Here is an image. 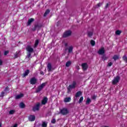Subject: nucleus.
Segmentation results:
<instances>
[{
    "mask_svg": "<svg viewBox=\"0 0 127 127\" xmlns=\"http://www.w3.org/2000/svg\"><path fill=\"white\" fill-rule=\"evenodd\" d=\"M26 50L28 52L27 55L26 57V58H29L30 56H31V53L34 51V50H33V48L31 47L30 46H28L26 48Z\"/></svg>",
    "mask_w": 127,
    "mask_h": 127,
    "instance_id": "nucleus-1",
    "label": "nucleus"
},
{
    "mask_svg": "<svg viewBox=\"0 0 127 127\" xmlns=\"http://www.w3.org/2000/svg\"><path fill=\"white\" fill-rule=\"evenodd\" d=\"M76 82L73 81L72 84L71 85H69L67 88V93H69V92H71V90L72 89H75L76 88Z\"/></svg>",
    "mask_w": 127,
    "mask_h": 127,
    "instance_id": "nucleus-2",
    "label": "nucleus"
},
{
    "mask_svg": "<svg viewBox=\"0 0 127 127\" xmlns=\"http://www.w3.org/2000/svg\"><path fill=\"white\" fill-rule=\"evenodd\" d=\"M45 86H46V83H43L37 87V89L36 90V93H39V92L43 89V88H44Z\"/></svg>",
    "mask_w": 127,
    "mask_h": 127,
    "instance_id": "nucleus-3",
    "label": "nucleus"
},
{
    "mask_svg": "<svg viewBox=\"0 0 127 127\" xmlns=\"http://www.w3.org/2000/svg\"><path fill=\"white\" fill-rule=\"evenodd\" d=\"M60 113L62 115L66 116V115H68V114H69V110L66 108H64L61 110Z\"/></svg>",
    "mask_w": 127,
    "mask_h": 127,
    "instance_id": "nucleus-4",
    "label": "nucleus"
},
{
    "mask_svg": "<svg viewBox=\"0 0 127 127\" xmlns=\"http://www.w3.org/2000/svg\"><path fill=\"white\" fill-rule=\"evenodd\" d=\"M120 79L121 77L119 76H116L112 80V84L113 85H116V84H118V83H119V82L120 81Z\"/></svg>",
    "mask_w": 127,
    "mask_h": 127,
    "instance_id": "nucleus-5",
    "label": "nucleus"
},
{
    "mask_svg": "<svg viewBox=\"0 0 127 127\" xmlns=\"http://www.w3.org/2000/svg\"><path fill=\"white\" fill-rule=\"evenodd\" d=\"M71 34H72V31L70 30L66 31L63 35V37L66 38V37H69V36H71Z\"/></svg>",
    "mask_w": 127,
    "mask_h": 127,
    "instance_id": "nucleus-6",
    "label": "nucleus"
},
{
    "mask_svg": "<svg viewBox=\"0 0 127 127\" xmlns=\"http://www.w3.org/2000/svg\"><path fill=\"white\" fill-rule=\"evenodd\" d=\"M42 27V24L41 23H36L34 25V28H33V31H35L37 29H40Z\"/></svg>",
    "mask_w": 127,
    "mask_h": 127,
    "instance_id": "nucleus-7",
    "label": "nucleus"
},
{
    "mask_svg": "<svg viewBox=\"0 0 127 127\" xmlns=\"http://www.w3.org/2000/svg\"><path fill=\"white\" fill-rule=\"evenodd\" d=\"M40 107V103H38L35 106L33 107V112H36V111H39Z\"/></svg>",
    "mask_w": 127,
    "mask_h": 127,
    "instance_id": "nucleus-8",
    "label": "nucleus"
},
{
    "mask_svg": "<svg viewBox=\"0 0 127 127\" xmlns=\"http://www.w3.org/2000/svg\"><path fill=\"white\" fill-rule=\"evenodd\" d=\"M37 82V79L35 77L32 78L30 80V83L31 85H34Z\"/></svg>",
    "mask_w": 127,
    "mask_h": 127,
    "instance_id": "nucleus-9",
    "label": "nucleus"
},
{
    "mask_svg": "<svg viewBox=\"0 0 127 127\" xmlns=\"http://www.w3.org/2000/svg\"><path fill=\"white\" fill-rule=\"evenodd\" d=\"M98 54L99 55H103V54H105V48L102 47L98 51Z\"/></svg>",
    "mask_w": 127,
    "mask_h": 127,
    "instance_id": "nucleus-10",
    "label": "nucleus"
},
{
    "mask_svg": "<svg viewBox=\"0 0 127 127\" xmlns=\"http://www.w3.org/2000/svg\"><path fill=\"white\" fill-rule=\"evenodd\" d=\"M64 50L65 51H67L68 50V53H72L73 52V47L72 46H70L68 48H65Z\"/></svg>",
    "mask_w": 127,
    "mask_h": 127,
    "instance_id": "nucleus-11",
    "label": "nucleus"
},
{
    "mask_svg": "<svg viewBox=\"0 0 127 127\" xmlns=\"http://www.w3.org/2000/svg\"><path fill=\"white\" fill-rule=\"evenodd\" d=\"M29 122H34L35 121V116L30 115L28 117Z\"/></svg>",
    "mask_w": 127,
    "mask_h": 127,
    "instance_id": "nucleus-12",
    "label": "nucleus"
},
{
    "mask_svg": "<svg viewBox=\"0 0 127 127\" xmlns=\"http://www.w3.org/2000/svg\"><path fill=\"white\" fill-rule=\"evenodd\" d=\"M81 66L82 67L83 70L85 71V70H87L88 68V65L87 64V63H83L81 64Z\"/></svg>",
    "mask_w": 127,
    "mask_h": 127,
    "instance_id": "nucleus-13",
    "label": "nucleus"
},
{
    "mask_svg": "<svg viewBox=\"0 0 127 127\" xmlns=\"http://www.w3.org/2000/svg\"><path fill=\"white\" fill-rule=\"evenodd\" d=\"M48 101V98H47V97H44L43 99V100L42 101V105H46V103H47Z\"/></svg>",
    "mask_w": 127,
    "mask_h": 127,
    "instance_id": "nucleus-14",
    "label": "nucleus"
},
{
    "mask_svg": "<svg viewBox=\"0 0 127 127\" xmlns=\"http://www.w3.org/2000/svg\"><path fill=\"white\" fill-rule=\"evenodd\" d=\"M34 18H31L30 19H29L27 22V25H30V24H31V23H32V22H33V21H34Z\"/></svg>",
    "mask_w": 127,
    "mask_h": 127,
    "instance_id": "nucleus-15",
    "label": "nucleus"
},
{
    "mask_svg": "<svg viewBox=\"0 0 127 127\" xmlns=\"http://www.w3.org/2000/svg\"><path fill=\"white\" fill-rule=\"evenodd\" d=\"M47 67H48V72H50V71L52 70V65H51V64L48 63L47 65Z\"/></svg>",
    "mask_w": 127,
    "mask_h": 127,
    "instance_id": "nucleus-16",
    "label": "nucleus"
},
{
    "mask_svg": "<svg viewBox=\"0 0 127 127\" xmlns=\"http://www.w3.org/2000/svg\"><path fill=\"white\" fill-rule=\"evenodd\" d=\"M29 74V69H27L25 71L24 73L23 74V77H26Z\"/></svg>",
    "mask_w": 127,
    "mask_h": 127,
    "instance_id": "nucleus-17",
    "label": "nucleus"
},
{
    "mask_svg": "<svg viewBox=\"0 0 127 127\" xmlns=\"http://www.w3.org/2000/svg\"><path fill=\"white\" fill-rule=\"evenodd\" d=\"M82 95V92L81 91H78L75 94V98H78V97H80V96Z\"/></svg>",
    "mask_w": 127,
    "mask_h": 127,
    "instance_id": "nucleus-18",
    "label": "nucleus"
},
{
    "mask_svg": "<svg viewBox=\"0 0 127 127\" xmlns=\"http://www.w3.org/2000/svg\"><path fill=\"white\" fill-rule=\"evenodd\" d=\"M71 101V97H66L64 99V103H68L69 102H70Z\"/></svg>",
    "mask_w": 127,
    "mask_h": 127,
    "instance_id": "nucleus-19",
    "label": "nucleus"
},
{
    "mask_svg": "<svg viewBox=\"0 0 127 127\" xmlns=\"http://www.w3.org/2000/svg\"><path fill=\"white\" fill-rule=\"evenodd\" d=\"M19 107L21 109H24V108H25V104H24V103H23V102H21V103H20V104L19 105Z\"/></svg>",
    "mask_w": 127,
    "mask_h": 127,
    "instance_id": "nucleus-20",
    "label": "nucleus"
},
{
    "mask_svg": "<svg viewBox=\"0 0 127 127\" xmlns=\"http://www.w3.org/2000/svg\"><path fill=\"white\" fill-rule=\"evenodd\" d=\"M22 97H23V94H20L16 95L15 96V99L16 100H18V99H21V98H22Z\"/></svg>",
    "mask_w": 127,
    "mask_h": 127,
    "instance_id": "nucleus-21",
    "label": "nucleus"
},
{
    "mask_svg": "<svg viewBox=\"0 0 127 127\" xmlns=\"http://www.w3.org/2000/svg\"><path fill=\"white\" fill-rule=\"evenodd\" d=\"M50 13V10H49V9H47L45 13L44 14V16L45 17V16H47V14H49V13Z\"/></svg>",
    "mask_w": 127,
    "mask_h": 127,
    "instance_id": "nucleus-22",
    "label": "nucleus"
},
{
    "mask_svg": "<svg viewBox=\"0 0 127 127\" xmlns=\"http://www.w3.org/2000/svg\"><path fill=\"white\" fill-rule=\"evenodd\" d=\"M102 59H103V61H105V60H108V57L106 56V55H104L101 57Z\"/></svg>",
    "mask_w": 127,
    "mask_h": 127,
    "instance_id": "nucleus-23",
    "label": "nucleus"
},
{
    "mask_svg": "<svg viewBox=\"0 0 127 127\" xmlns=\"http://www.w3.org/2000/svg\"><path fill=\"white\" fill-rule=\"evenodd\" d=\"M92 102V100L89 98H87L86 99V105H90V103Z\"/></svg>",
    "mask_w": 127,
    "mask_h": 127,
    "instance_id": "nucleus-24",
    "label": "nucleus"
},
{
    "mask_svg": "<svg viewBox=\"0 0 127 127\" xmlns=\"http://www.w3.org/2000/svg\"><path fill=\"white\" fill-rule=\"evenodd\" d=\"M123 59L124 61H125V62H126V63H127V56L126 55H124L123 57Z\"/></svg>",
    "mask_w": 127,
    "mask_h": 127,
    "instance_id": "nucleus-25",
    "label": "nucleus"
},
{
    "mask_svg": "<svg viewBox=\"0 0 127 127\" xmlns=\"http://www.w3.org/2000/svg\"><path fill=\"white\" fill-rule=\"evenodd\" d=\"M71 62L70 61H68L65 64V66L66 67H69L70 66V65H71Z\"/></svg>",
    "mask_w": 127,
    "mask_h": 127,
    "instance_id": "nucleus-26",
    "label": "nucleus"
},
{
    "mask_svg": "<svg viewBox=\"0 0 127 127\" xmlns=\"http://www.w3.org/2000/svg\"><path fill=\"white\" fill-rule=\"evenodd\" d=\"M42 127H47V122H43L42 124Z\"/></svg>",
    "mask_w": 127,
    "mask_h": 127,
    "instance_id": "nucleus-27",
    "label": "nucleus"
},
{
    "mask_svg": "<svg viewBox=\"0 0 127 127\" xmlns=\"http://www.w3.org/2000/svg\"><path fill=\"white\" fill-rule=\"evenodd\" d=\"M90 44L92 45V46H95V44H96V42L95 41L92 40L90 41Z\"/></svg>",
    "mask_w": 127,
    "mask_h": 127,
    "instance_id": "nucleus-28",
    "label": "nucleus"
},
{
    "mask_svg": "<svg viewBox=\"0 0 127 127\" xmlns=\"http://www.w3.org/2000/svg\"><path fill=\"white\" fill-rule=\"evenodd\" d=\"M121 33H122V31L119 30H117L115 32V34H116V35H120Z\"/></svg>",
    "mask_w": 127,
    "mask_h": 127,
    "instance_id": "nucleus-29",
    "label": "nucleus"
},
{
    "mask_svg": "<svg viewBox=\"0 0 127 127\" xmlns=\"http://www.w3.org/2000/svg\"><path fill=\"white\" fill-rule=\"evenodd\" d=\"M93 36V32L89 31L88 32V36L91 37Z\"/></svg>",
    "mask_w": 127,
    "mask_h": 127,
    "instance_id": "nucleus-30",
    "label": "nucleus"
},
{
    "mask_svg": "<svg viewBox=\"0 0 127 127\" xmlns=\"http://www.w3.org/2000/svg\"><path fill=\"white\" fill-rule=\"evenodd\" d=\"M83 100H84V98L83 97V96H81L79 99L78 103L81 104V103H82V102H83Z\"/></svg>",
    "mask_w": 127,
    "mask_h": 127,
    "instance_id": "nucleus-31",
    "label": "nucleus"
},
{
    "mask_svg": "<svg viewBox=\"0 0 127 127\" xmlns=\"http://www.w3.org/2000/svg\"><path fill=\"white\" fill-rule=\"evenodd\" d=\"M15 113V110H12L9 112V114L13 115V114H14Z\"/></svg>",
    "mask_w": 127,
    "mask_h": 127,
    "instance_id": "nucleus-32",
    "label": "nucleus"
},
{
    "mask_svg": "<svg viewBox=\"0 0 127 127\" xmlns=\"http://www.w3.org/2000/svg\"><path fill=\"white\" fill-rule=\"evenodd\" d=\"M113 59H114V60H115V61H116V60H118V59H119V56H118L117 55H115L113 57Z\"/></svg>",
    "mask_w": 127,
    "mask_h": 127,
    "instance_id": "nucleus-33",
    "label": "nucleus"
},
{
    "mask_svg": "<svg viewBox=\"0 0 127 127\" xmlns=\"http://www.w3.org/2000/svg\"><path fill=\"white\" fill-rule=\"evenodd\" d=\"M39 43V41L38 40H36L35 42V47H36L37 45H38Z\"/></svg>",
    "mask_w": 127,
    "mask_h": 127,
    "instance_id": "nucleus-34",
    "label": "nucleus"
},
{
    "mask_svg": "<svg viewBox=\"0 0 127 127\" xmlns=\"http://www.w3.org/2000/svg\"><path fill=\"white\" fill-rule=\"evenodd\" d=\"M110 5H111V3H107V4H106V5L105 6V9H107V8H108V7H109V6H110Z\"/></svg>",
    "mask_w": 127,
    "mask_h": 127,
    "instance_id": "nucleus-35",
    "label": "nucleus"
},
{
    "mask_svg": "<svg viewBox=\"0 0 127 127\" xmlns=\"http://www.w3.org/2000/svg\"><path fill=\"white\" fill-rule=\"evenodd\" d=\"M18 57V53H16L14 56V59H16V58H17Z\"/></svg>",
    "mask_w": 127,
    "mask_h": 127,
    "instance_id": "nucleus-36",
    "label": "nucleus"
},
{
    "mask_svg": "<svg viewBox=\"0 0 127 127\" xmlns=\"http://www.w3.org/2000/svg\"><path fill=\"white\" fill-rule=\"evenodd\" d=\"M51 123L52 124H55V123H56V120L55 119H53L51 120Z\"/></svg>",
    "mask_w": 127,
    "mask_h": 127,
    "instance_id": "nucleus-37",
    "label": "nucleus"
},
{
    "mask_svg": "<svg viewBox=\"0 0 127 127\" xmlns=\"http://www.w3.org/2000/svg\"><path fill=\"white\" fill-rule=\"evenodd\" d=\"M8 53H9V52H8V51H4V55H7V54H8Z\"/></svg>",
    "mask_w": 127,
    "mask_h": 127,
    "instance_id": "nucleus-38",
    "label": "nucleus"
},
{
    "mask_svg": "<svg viewBox=\"0 0 127 127\" xmlns=\"http://www.w3.org/2000/svg\"><path fill=\"white\" fill-rule=\"evenodd\" d=\"M4 95V92H2L0 95V97H1V98H2V97H3Z\"/></svg>",
    "mask_w": 127,
    "mask_h": 127,
    "instance_id": "nucleus-39",
    "label": "nucleus"
},
{
    "mask_svg": "<svg viewBox=\"0 0 127 127\" xmlns=\"http://www.w3.org/2000/svg\"><path fill=\"white\" fill-rule=\"evenodd\" d=\"M91 98H92V100H95V99H96L97 96H96V95H93V96H92Z\"/></svg>",
    "mask_w": 127,
    "mask_h": 127,
    "instance_id": "nucleus-40",
    "label": "nucleus"
},
{
    "mask_svg": "<svg viewBox=\"0 0 127 127\" xmlns=\"http://www.w3.org/2000/svg\"><path fill=\"white\" fill-rule=\"evenodd\" d=\"M112 65H113V63L110 62L108 64V67H111V66H112Z\"/></svg>",
    "mask_w": 127,
    "mask_h": 127,
    "instance_id": "nucleus-41",
    "label": "nucleus"
},
{
    "mask_svg": "<svg viewBox=\"0 0 127 127\" xmlns=\"http://www.w3.org/2000/svg\"><path fill=\"white\" fill-rule=\"evenodd\" d=\"M102 4V3H99L97 4L96 5V7H100V6H101V5Z\"/></svg>",
    "mask_w": 127,
    "mask_h": 127,
    "instance_id": "nucleus-42",
    "label": "nucleus"
},
{
    "mask_svg": "<svg viewBox=\"0 0 127 127\" xmlns=\"http://www.w3.org/2000/svg\"><path fill=\"white\" fill-rule=\"evenodd\" d=\"M5 92L8 91V87H6L4 89Z\"/></svg>",
    "mask_w": 127,
    "mask_h": 127,
    "instance_id": "nucleus-43",
    "label": "nucleus"
},
{
    "mask_svg": "<svg viewBox=\"0 0 127 127\" xmlns=\"http://www.w3.org/2000/svg\"><path fill=\"white\" fill-rule=\"evenodd\" d=\"M2 65V61L0 59V65Z\"/></svg>",
    "mask_w": 127,
    "mask_h": 127,
    "instance_id": "nucleus-44",
    "label": "nucleus"
},
{
    "mask_svg": "<svg viewBox=\"0 0 127 127\" xmlns=\"http://www.w3.org/2000/svg\"><path fill=\"white\" fill-rule=\"evenodd\" d=\"M40 74L41 75H44V72H43V71H41Z\"/></svg>",
    "mask_w": 127,
    "mask_h": 127,
    "instance_id": "nucleus-45",
    "label": "nucleus"
},
{
    "mask_svg": "<svg viewBox=\"0 0 127 127\" xmlns=\"http://www.w3.org/2000/svg\"><path fill=\"white\" fill-rule=\"evenodd\" d=\"M64 46H65V47H67V46H68V44H67V43H65V44H64Z\"/></svg>",
    "mask_w": 127,
    "mask_h": 127,
    "instance_id": "nucleus-46",
    "label": "nucleus"
},
{
    "mask_svg": "<svg viewBox=\"0 0 127 127\" xmlns=\"http://www.w3.org/2000/svg\"><path fill=\"white\" fill-rule=\"evenodd\" d=\"M0 127H1V124L0 123Z\"/></svg>",
    "mask_w": 127,
    "mask_h": 127,
    "instance_id": "nucleus-47",
    "label": "nucleus"
}]
</instances>
